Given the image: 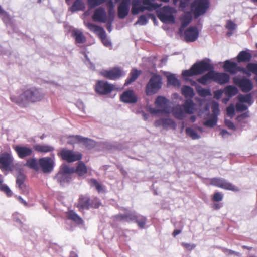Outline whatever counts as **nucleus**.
<instances>
[{
  "mask_svg": "<svg viewBox=\"0 0 257 257\" xmlns=\"http://www.w3.org/2000/svg\"><path fill=\"white\" fill-rule=\"evenodd\" d=\"M133 221L136 223L140 228L143 229L146 224L147 218L144 216L137 215L135 214Z\"/></svg>",
  "mask_w": 257,
  "mask_h": 257,
  "instance_id": "obj_37",
  "label": "nucleus"
},
{
  "mask_svg": "<svg viewBox=\"0 0 257 257\" xmlns=\"http://www.w3.org/2000/svg\"><path fill=\"white\" fill-rule=\"evenodd\" d=\"M172 114L177 119H183L185 117V112L182 105H177L172 109Z\"/></svg>",
  "mask_w": 257,
  "mask_h": 257,
  "instance_id": "obj_32",
  "label": "nucleus"
},
{
  "mask_svg": "<svg viewBox=\"0 0 257 257\" xmlns=\"http://www.w3.org/2000/svg\"><path fill=\"white\" fill-rule=\"evenodd\" d=\"M74 173L72 169L66 164L61 166L60 170L55 176V179L61 186H64L66 183H69L71 180V174Z\"/></svg>",
  "mask_w": 257,
  "mask_h": 257,
  "instance_id": "obj_5",
  "label": "nucleus"
},
{
  "mask_svg": "<svg viewBox=\"0 0 257 257\" xmlns=\"http://www.w3.org/2000/svg\"><path fill=\"white\" fill-rule=\"evenodd\" d=\"M25 176L22 173H20L17 177L16 184L20 189H22L25 187Z\"/></svg>",
  "mask_w": 257,
  "mask_h": 257,
  "instance_id": "obj_47",
  "label": "nucleus"
},
{
  "mask_svg": "<svg viewBox=\"0 0 257 257\" xmlns=\"http://www.w3.org/2000/svg\"><path fill=\"white\" fill-rule=\"evenodd\" d=\"M196 91L198 95L202 97L211 95V91L209 89H206L203 88L200 86H198L196 88Z\"/></svg>",
  "mask_w": 257,
  "mask_h": 257,
  "instance_id": "obj_44",
  "label": "nucleus"
},
{
  "mask_svg": "<svg viewBox=\"0 0 257 257\" xmlns=\"http://www.w3.org/2000/svg\"><path fill=\"white\" fill-rule=\"evenodd\" d=\"M173 3L178 6L180 11H184L185 8L189 6L190 0H173Z\"/></svg>",
  "mask_w": 257,
  "mask_h": 257,
  "instance_id": "obj_41",
  "label": "nucleus"
},
{
  "mask_svg": "<svg viewBox=\"0 0 257 257\" xmlns=\"http://www.w3.org/2000/svg\"><path fill=\"white\" fill-rule=\"evenodd\" d=\"M1 167L5 170H12L13 168V158L8 153H3L0 156Z\"/></svg>",
  "mask_w": 257,
  "mask_h": 257,
  "instance_id": "obj_17",
  "label": "nucleus"
},
{
  "mask_svg": "<svg viewBox=\"0 0 257 257\" xmlns=\"http://www.w3.org/2000/svg\"><path fill=\"white\" fill-rule=\"evenodd\" d=\"M13 149L20 159L30 157L33 154V149L27 146L16 145Z\"/></svg>",
  "mask_w": 257,
  "mask_h": 257,
  "instance_id": "obj_13",
  "label": "nucleus"
},
{
  "mask_svg": "<svg viewBox=\"0 0 257 257\" xmlns=\"http://www.w3.org/2000/svg\"><path fill=\"white\" fill-rule=\"evenodd\" d=\"M67 217L68 219L71 220L78 224H82V219L73 210H69L67 212Z\"/></svg>",
  "mask_w": 257,
  "mask_h": 257,
  "instance_id": "obj_34",
  "label": "nucleus"
},
{
  "mask_svg": "<svg viewBox=\"0 0 257 257\" xmlns=\"http://www.w3.org/2000/svg\"><path fill=\"white\" fill-rule=\"evenodd\" d=\"M86 26L90 31L98 36L105 46L111 45V42L107 39L105 31L102 27L91 23H88Z\"/></svg>",
  "mask_w": 257,
  "mask_h": 257,
  "instance_id": "obj_9",
  "label": "nucleus"
},
{
  "mask_svg": "<svg viewBox=\"0 0 257 257\" xmlns=\"http://www.w3.org/2000/svg\"><path fill=\"white\" fill-rule=\"evenodd\" d=\"M22 218V215L19 213L16 212L13 214V219L18 222L22 223L21 218Z\"/></svg>",
  "mask_w": 257,
  "mask_h": 257,
  "instance_id": "obj_63",
  "label": "nucleus"
},
{
  "mask_svg": "<svg viewBox=\"0 0 257 257\" xmlns=\"http://www.w3.org/2000/svg\"><path fill=\"white\" fill-rule=\"evenodd\" d=\"M227 114L228 116L233 117L235 113V109L233 105H230L226 108Z\"/></svg>",
  "mask_w": 257,
  "mask_h": 257,
  "instance_id": "obj_61",
  "label": "nucleus"
},
{
  "mask_svg": "<svg viewBox=\"0 0 257 257\" xmlns=\"http://www.w3.org/2000/svg\"><path fill=\"white\" fill-rule=\"evenodd\" d=\"M154 125L156 127L162 126L163 128H166L168 127H175V121L170 118H161L157 120L154 122Z\"/></svg>",
  "mask_w": 257,
  "mask_h": 257,
  "instance_id": "obj_24",
  "label": "nucleus"
},
{
  "mask_svg": "<svg viewBox=\"0 0 257 257\" xmlns=\"http://www.w3.org/2000/svg\"><path fill=\"white\" fill-rule=\"evenodd\" d=\"M211 109L213 114L214 115L213 116H216L217 117V116L220 112L218 103L216 102H213L211 105Z\"/></svg>",
  "mask_w": 257,
  "mask_h": 257,
  "instance_id": "obj_54",
  "label": "nucleus"
},
{
  "mask_svg": "<svg viewBox=\"0 0 257 257\" xmlns=\"http://www.w3.org/2000/svg\"><path fill=\"white\" fill-rule=\"evenodd\" d=\"M212 76V70H211L207 73L198 78L197 81L203 85H206L210 80H213Z\"/></svg>",
  "mask_w": 257,
  "mask_h": 257,
  "instance_id": "obj_38",
  "label": "nucleus"
},
{
  "mask_svg": "<svg viewBox=\"0 0 257 257\" xmlns=\"http://www.w3.org/2000/svg\"><path fill=\"white\" fill-rule=\"evenodd\" d=\"M141 74V70L133 69L129 74V77L125 80V85H128L134 82Z\"/></svg>",
  "mask_w": 257,
  "mask_h": 257,
  "instance_id": "obj_29",
  "label": "nucleus"
},
{
  "mask_svg": "<svg viewBox=\"0 0 257 257\" xmlns=\"http://www.w3.org/2000/svg\"><path fill=\"white\" fill-rule=\"evenodd\" d=\"M182 245L185 249H186L188 250H190V251L193 250L196 246V245L194 244H190V243H185V242L182 243Z\"/></svg>",
  "mask_w": 257,
  "mask_h": 257,
  "instance_id": "obj_62",
  "label": "nucleus"
},
{
  "mask_svg": "<svg viewBox=\"0 0 257 257\" xmlns=\"http://www.w3.org/2000/svg\"><path fill=\"white\" fill-rule=\"evenodd\" d=\"M142 4V0H132L131 13L133 15H137L144 11V6Z\"/></svg>",
  "mask_w": 257,
  "mask_h": 257,
  "instance_id": "obj_28",
  "label": "nucleus"
},
{
  "mask_svg": "<svg viewBox=\"0 0 257 257\" xmlns=\"http://www.w3.org/2000/svg\"><path fill=\"white\" fill-rule=\"evenodd\" d=\"M83 7V4L80 0H76L70 7V10L71 12H74L82 10Z\"/></svg>",
  "mask_w": 257,
  "mask_h": 257,
  "instance_id": "obj_46",
  "label": "nucleus"
},
{
  "mask_svg": "<svg viewBox=\"0 0 257 257\" xmlns=\"http://www.w3.org/2000/svg\"><path fill=\"white\" fill-rule=\"evenodd\" d=\"M101 205L100 199L97 197H93L92 199H90V208H98Z\"/></svg>",
  "mask_w": 257,
  "mask_h": 257,
  "instance_id": "obj_49",
  "label": "nucleus"
},
{
  "mask_svg": "<svg viewBox=\"0 0 257 257\" xmlns=\"http://www.w3.org/2000/svg\"><path fill=\"white\" fill-rule=\"evenodd\" d=\"M71 36L75 39L76 44L84 43L86 41V38L83 32L79 29H73L71 32Z\"/></svg>",
  "mask_w": 257,
  "mask_h": 257,
  "instance_id": "obj_25",
  "label": "nucleus"
},
{
  "mask_svg": "<svg viewBox=\"0 0 257 257\" xmlns=\"http://www.w3.org/2000/svg\"><path fill=\"white\" fill-rule=\"evenodd\" d=\"M114 89L113 85L105 81H98L95 85V91L101 95L110 93Z\"/></svg>",
  "mask_w": 257,
  "mask_h": 257,
  "instance_id": "obj_12",
  "label": "nucleus"
},
{
  "mask_svg": "<svg viewBox=\"0 0 257 257\" xmlns=\"http://www.w3.org/2000/svg\"><path fill=\"white\" fill-rule=\"evenodd\" d=\"M106 0H87L88 4L90 8H94L105 2Z\"/></svg>",
  "mask_w": 257,
  "mask_h": 257,
  "instance_id": "obj_52",
  "label": "nucleus"
},
{
  "mask_svg": "<svg viewBox=\"0 0 257 257\" xmlns=\"http://www.w3.org/2000/svg\"><path fill=\"white\" fill-rule=\"evenodd\" d=\"M82 137L80 135H72L68 137V143L74 145L79 143H81Z\"/></svg>",
  "mask_w": 257,
  "mask_h": 257,
  "instance_id": "obj_45",
  "label": "nucleus"
},
{
  "mask_svg": "<svg viewBox=\"0 0 257 257\" xmlns=\"http://www.w3.org/2000/svg\"><path fill=\"white\" fill-rule=\"evenodd\" d=\"M238 92V90L237 88L232 85L227 86L224 88V93L229 97L235 96Z\"/></svg>",
  "mask_w": 257,
  "mask_h": 257,
  "instance_id": "obj_40",
  "label": "nucleus"
},
{
  "mask_svg": "<svg viewBox=\"0 0 257 257\" xmlns=\"http://www.w3.org/2000/svg\"><path fill=\"white\" fill-rule=\"evenodd\" d=\"M70 169H72L74 171V173H76L79 177L84 176L88 172L87 166L82 161L78 162L76 169L73 167H70Z\"/></svg>",
  "mask_w": 257,
  "mask_h": 257,
  "instance_id": "obj_27",
  "label": "nucleus"
},
{
  "mask_svg": "<svg viewBox=\"0 0 257 257\" xmlns=\"http://www.w3.org/2000/svg\"><path fill=\"white\" fill-rule=\"evenodd\" d=\"M193 13L195 18L204 14L209 7L207 0H195L192 4Z\"/></svg>",
  "mask_w": 257,
  "mask_h": 257,
  "instance_id": "obj_11",
  "label": "nucleus"
},
{
  "mask_svg": "<svg viewBox=\"0 0 257 257\" xmlns=\"http://www.w3.org/2000/svg\"><path fill=\"white\" fill-rule=\"evenodd\" d=\"M90 185L95 187L97 191L100 193L103 191V187L102 185L99 183L97 180L95 179H91L90 181Z\"/></svg>",
  "mask_w": 257,
  "mask_h": 257,
  "instance_id": "obj_50",
  "label": "nucleus"
},
{
  "mask_svg": "<svg viewBox=\"0 0 257 257\" xmlns=\"http://www.w3.org/2000/svg\"><path fill=\"white\" fill-rule=\"evenodd\" d=\"M223 252L226 255H234L237 256H240V254L239 252H236L234 251H233L232 250L225 248L223 249Z\"/></svg>",
  "mask_w": 257,
  "mask_h": 257,
  "instance_id": "obj_58",
  "label": "nucleus"
},
{
  "mask_svg": "<svg viewBox=\"0 0 257 257\" xmlns=\"http://www.w3.org/2000/svg\"><path fill=\"white\" fill-rule=\"evenodd\" d=\"M252 59V55L249 50L240 51L238 54L236 60L238 63L249 62Z\"/></svg>",
  "mask_w": 257,
  "mask_h": 257,
  "instance_id": "obj_26",
  "label": "nucleus"
},
{
  "mask_svg": "<svg viewBox=\"0 0 257 257\" xmlns=\"http://www.w3.org/2000/svg\"><path fill=\"white\" fill-rule=\"evenodd\" d=\"M192 19V15L190 12H187L181 17V26L183 27H186Z\"/></svg>",
  "mask_w": 257,
  "mask_h": 257,
  "instance_id": "obj_39",
  "label": "nucleus"
},
{
  "mask_svg": "<svg viewBox=\"0 0 257 257\" xmlns=\"http://www.w3.org/2000/svg\"><path fill=\"white\" fill-rule=\"evenodd\" d=\"M225 27H226V29H227L229 30L232 31V30H234V29H235L236 25L231 20H229L227 21Z\"/></svg>",
  "mask_w": 257,
  "mask_h": 257,
  "instance_id": "obj_59",
  "label": "nucleus"
},
{
  "mask_svg": "<svg viewBox=\"0 0 257 257\" xmlns=\"http://www.w3.org/2000/svg\"><path fill=\"white\" fill-rule=\"evenodd\" d=\"M232 81L233 83L238 86L243 92L247 93L253 89L252 82L249 79L246 77H234Z\"/></svg>",
  "mask_w": 257,
  "mask_h": 257,
  "instance_id": "obj_10",
  "label": "nucleus"
},
{
  "mask_svg": "<svg viewBox=\"0 0 257 257\" xmlns=\"http://www.w3.org/2000/svg\"><path fill=\"white\" fill-rule=\"evenodd\" d=\"M249 116V115H248V112H245L244 113H242L239 115H238L237 117H236V120L238 121H242L243 119L246 118V117H248Z\"/></svg>",
  "mask_w": 257,
  "mask_h": 257,
  "instance_id": "obj_64",
  "label": "nucleus"
},
{
  "mask_svg": "<svg viewBox=\"0 0 257 257\" xmlns=\"http://www.w3.org/2000/svg\"><path fill=\"white\" fill-rule=\"evenodd\" d=\"M81 143L88 149H92L95 146V142L87 138L82 137Z\"/></svg>",
  "mask_w": 257,
  "mask_h": 257,
  "instance_id": "obj_43",
  "label": "nucleus"
},
{
  "mask_svg": "<svg viewBox=\"0 0 257 257\" xmlns=\"http://www.w3.org/2000/svg\"><path fill=\"white\" fill-rule=\"evenodd\" d=\"M57 155L63 160L68 163L80 161L82 158V154L79 152H75L73 150L63 148L60 150Z\"/></svg>",
  "mask_w": 257,
  "mask_h": 257,
  "instance_id": "obj_7",
  "label": "nucleus"
},
{
  "mask_svg": "<svg viewBox=\"0 0 257 257\" xmlns=\"http://www.w3.org/2000/svg\"><path fill=\"white\" fill-rule=\"evenodd\" d=\"M248 107L241 102H237L236 104V109L238 112H242L247 109Z\"/></svg>",
  "mask_w": 257,
  "mask_h": 257,
  "instance_id": "obj_57",
  "label": "nucleus"
},
{
  "mask_svg": "<svg viewBox=\"0 0 257 257\" xmlns=\"http://www.w3.org/2000/svg\"><path fill=\"white\" fill-rule=\"evenodd\" d=\"M222 199L223 194L219 192L214 193L212 197V200L214 202H220L222 201Z\"/></svg>",
  "mask_w": 257,
  "mask_h": 257,
  "instance_id": "obj_55",
  "label": "nucleus"
},
{
  "mask_svg": "<svg viewBox=\"0 0 257 257\" xmlns=\"http://www.w3.org/2000/svg\"><path fill=\"white\" fill-rule=\"evenodd\" d=\"M182 106L185 113L191 114L193 113L194 103L191 99L186 100Z\"/></svg>",
  "mask_w": 257,
  "mask_h": 257,
  "instance_id": "obj_35",
  "label": "nucleus"
},
{
  "mask_svg": "<svg viewBox=\"0 0 257 257\" xmlns=\"http://www.w3.org/2000/svg\"><path fill=\"white\" fill-rule=\"evenodd\" d=\"M162 78L159 75L154 74L146 87V93L147 95L156 93L161 87Z\"/></svg>",
  "mask_w": 257,
  "mask_h": 257,
  "instance_id": "obj_6",
  "label": "nucleus"
},
{
  "mask_svg": "<svg viewBox=\"0 0 257 257\" xmlns=\"http://www.w3.org/2000/svg\"><path fill=\"white\" fill-rule=\"evenodd\" d=\"M147 22L148 20L146 17L145 15H142L139 17L136 24L138 23L141 25H144L147 24Z\"/></svg>",
  "mask_w": 257,
  "mask_h": 257,
  "instance_id": "obj_60",
  "label": "nucleus"
},
{
  "mask_svg": "<svg viewBox=\"0 0 257 257\" xmlns=\"http://www.w3.org/2000/svg\"><path fill=\"white\" fill-rule=\"evenodd\" d=\"M135 213L127 212L125 214H119L114 216L117 221H123L126 222L133 221Z\"/></svg>",
  "mask_w": 257,
  "mask_h": 257,
  "instance_id": "obj_31",
  "label": "nucleus"
},
{
  "mask_svg": "<svg viewBox=\"0 0 257 257\" xmlns=\"http://www.w3.org/2000/svg\"><path fill=\"white\" fill-rule=\"evenodd\" d=\"M199 36V31L196 26H190L184 32V38L186 42H194Z\"/></svg>",
  "mask_w": 257,
  "mask_h": 257,
  "instance_id": "obj_19",
  "label": "nucleus"
},
{
  "mask_svg": "<svg viewBox=\"0 0 257 257\" xmlns=\"http://www.w3.org/2000/svg\"><path fill=\"white\" fill-rule=\"evenodd\" d=\"M90 198L87 195H80L78 202L75 206L80 212H83L84 209L88 210L90 208Z\"/></svg>",
  "mask_w": 257,
  "mask_h": 257,
  "instance_id": "obj_15",
  "label": "nucleus"
},
{
  "mask_svg": "<svg viewBox=\"0 0 257 257\" xmlns=\"http://www.w3.org/2000/svg\"><path fill=\"white\" fill-rule=\"evenodd\" d=\"M217 121V117L216 116H212V118L204 122L203 124L208 127H213L216 124Z\"/></svg>",
  "mask_w": 257,
  "mask_h": 257,
  "instance_id": "obj_53",
  "label": "nucleus"
},
{
  "mask_svg": "<svg viewBox=\"0 0 257 257\" xmlns=\"http://www.w3.org/2000/svg\"><path fill=\"white\" fill-rule=\"evenodd\" d=\"M131 0H122L117 8V15L120 19L125 18L129 13Z\"/></svg>",
  "mask_w": 257,
  "mask_h": 257,
  "instance_id": "obj_18",
  "label": "nucleus"
},
{
  "mask_svg": "<svg viewBox=\"0 0 257 257\" xmlns=\"http://www.w3.org/2000/svg\"><path fill=\"white\" fill-rule=\"evenodd\" d=\"M168 83L174 86H179L180 85L179 81L174 74H171L167 77Z\"/></svg>",
  "mask_w": 257,
  "mask_h": 257,
  "instance_id": "obj_48",
  "label": "nucleus"
},
{
  "mask_svg": "<svg viewBox=\"0 0 257 257\" xmlns=\"http://www.w3.org/2000/svg\"><path fill=\"white\" fill-rule=\"evenodd\" d=\"M1 191L4 192L7 195L8 197H11L12 195V192L9 188V187L3 184L0 186Z\"/></svg>",
  "mask_w": 257,
  "mask_h": 257,
  "instance_id": "obj_56",
  "label": "nucleus"
},
{
  "mask_svg": "<svg viewBox=\"0 0 257 257\" xmlns=\"http://www.w3.org/2000/svg\"><path fill=\"white\" fill-rule=\"evenodd\" d=\"M33 148L35 151L41 153H48L52 152L54 148L46 144H36L34 145Z\"/></svg>",
  "mask_w": 257,
  "mask_h": 257,
  "instance_id": "obj_33",
  "label": "nucleus"
},
{
  "mask_svg": "<svg viewBox=\"0 0 257 257\" xmlns=\"http://www.w3.org/2000/svg\"><path fill=\"white\" fill-rule=\"evenodd\" d=\"M185 132L186 134L193 140L199 138V136L198 134L191 128L187 127L185 130Z\"/></svg>",
  "mask_w": 257,
  "mask_h": 257,
  "instance_id": "obj_51",
  "label": "nucleus"
},
{
  "mask_svg": "<svg viewBox=\"0 0 257 257\" xmlns=\"http://www.w3.org/2000/svg\"><path fill=\"white\" fill-rule=\"evenodd\" d=\"M142 4L144 6V10L152 11L161 7L162 4L153 2L150 0H142Z\"/></svg>",
  "mask_w": 257,
  "mask_h": 257,
  "instance_id": "obj_30",
  "label": "nucleus"
},
{
  "mask_svg": "<svg viewBox=\"0 0 257 257\" xmlns=\"http://www.w3.org/2000/svg\"><path fill=\"white\" fill-rule=\"evenodd\" d=\"M25 166L36 171L41 168L44 173L51 172L54 167V162L51 158L42 157L38 160L35 158H30L26 160Z\"/></svg>",
  "mask_w": 257,
  "mask_h": 257,
  "instance_id": "obj_2",
  "label": "nucleus"
},
{
  "mask_svg": "<svg viewBox=\"0 0 257 257\" xmlns=\"http://www.w3.org/2000/svg\"><path fill=\"white\" fill-rule=\"evenodd\" d=\"M92 19L95 22L106 23L107 21L108 17L104 8L100 7L95 10Z\"/></svg>",
  "mask_w": 257,
  "mask_h": 257,
  "instance_id": "obj_21",
  "label": "nucleus"
},
{
  "mask_svg": "<svg viewBox=\"0 0 257 257\" xmlns=\"http://www.w3.org/2000/svg\"><path fill=\"white\" fill-rule=\"evenodd\" d=\"M181 92L186 98H190L189 99L192 98L195 95L193 88L186 85L182 87Z\"/></svg>",
  "mask_w": 257,
  "mask_h": 257,
  "instance_id": "obj_36",
  "label": "nucleus"
},
{
  "mask_svg": "<svg viewBox=\"0 0 257 257\" xmlns=\"http://www.w3.org/2000/svg\"><path fill=\"white\" fill-rule=\"evenodd\" d=\"M175 12V9L169 6H164L156 11L158 18L164 23H174L175 17L173 13Z\"/></svg>",
  "mask_w": 257,
  "mask_h": 257,
  "instance_id": "obj_4",
  "label": "nucleus"
},
{
  "mask_svg": "<svg viewBox=\"0 0 257 257\" xmlns=\"http://www.w3.org/2000/svg\"><path fill=\"white\" fill-rule=\"evenodd\" d=\"M168 101L164 97L158 96L155 100V105L157 107L161 108V109L156 110L155 111L156 113L162 112L165 113H169V109L168 106Z\"/></svg>",
  "mask_w": 257,
  "mask_h": 257,
  "instance_id": "obj_16",
  "label": "nucleus"
},
{
  "mask_svg": "<svg viewBox=\"0 0 257 257\" xmlns=\"http://www.w3.org/2000/svg\"><path fill=\"white\" fill-rule=\"evenodd\" d=\"M223 68L226 71L232 74H236L238 72H245L244 68L238 66L236 63L231 62L229 60H226L224 62Z\"/></svg>",
  "mask_w": 257,
  "mask_h": 257,
  "instance_id": "obj_20",
  "label": "nucleus"
},
{
  "mask_svg": "<svg viewBox=\"0 0 257 257\" xmlns=\"http://www.w3.org/2000/svg\"><path fill=\"white\" fill-rule=\"evenodd\" d=\"M44 94L40 89L31 87L24 89L21 93L17 95H12L10 100L21 107H26L30 103H34L41 101Z\"/></svg>",
  "mask_w": 257,
  "mask_h": 257,
  "instance_id": "obj_1",
  "label": "nucleus"
},
{
  "mask_svg": "<svg viewBox=\"0 0 257 257\" xmlns=\"http://www.w3.org/2000/svg\"><path fill=\"white\" fill-rule=\"evenodd\" d=\"M213 69V66L209 62L201 60L194 63L189 70L183 71L182 75L184 77H192L201 75L205 72L210 71Z\"/></svg>",
  "mask_w": 257,
  "mask_h": 257,
  "instance_id": "obj_3",
  "label": "nucleus"
},
{
  "mask_svg": "<svg viewBox=\"0 0 257 257\" xmlns=\"http://www.w3.org/2000/svg\"><path fill=\"white\" fill-rule=\"evenodd\" d=\"M238 100L241 103H247L249 105H251L252 103V96L250 93L246 95L239 94L237 96Z\"/></svg>",
  "mask_w": 257,
  "mask_h": 257,
  "instance_id": "obj_42",
  "label": "nucleus"
},
{
  "mask_svg": "<svg viewBox=\"0 0 257 257\" xmlns=\"http://www.w3.org/2000/svg\"><path fill=\"white\" fill-rule=\"evenodd\" d=\"M101 74L107 79L114 80L121 77L123 72L120 68L115 67L109 70H104Z\"/></svg>",
  "mask_w": 257,
  "mask_h": 257,
  "instance_id": "obj_14",
  "label": "nucleus"
},
{
  "mask_svg": "<svg viewBox=\"0 0 257 257\" xmlns=\"http://www.w3.org/2000/svg\"><path fill=\"white\" fill-rule=\"evenodd\" d=\"M120 100L125 103H134L137 101V97L133 90H128L124 92L120 96Z\"/></svg>",
  "mask_w": 257,
  "mask_h": 257,
  "instance_id": "obj_23",
  "label": "nucleus"
},
{
  "mask_svg": "<svg viewBox=\"0 0 257 257\" xmlns=\"http://www.w3.org/2000/svg\"><path fill=\"white\" fill-rule=\"evenodd\" d=\"M213 81L220 85H223L229 82L230 76L225 73H220L212 70Z\"/></svg>",
  "mask_w": 257,
  "mask_h": 257,
  "instance_id": "obj_22",
  "label": "nucleus"
},
{
  "mask_svg": "<svg viewBox=\"0 0 257 257\" xmlns=\"http://www.w3.org/2000/svg\"><path fill=\"white\" fill-rule=\"evenodd\" d=\"M209 184L211 185L233 192H238L239 189L232 183L221 178H213L209 179Z\"/></svg>",
  "mask_w": 257,
  "mask_h": 257,
  "instance_id": "obj_8",
  "label": "nucleus"
}]
</instances>
